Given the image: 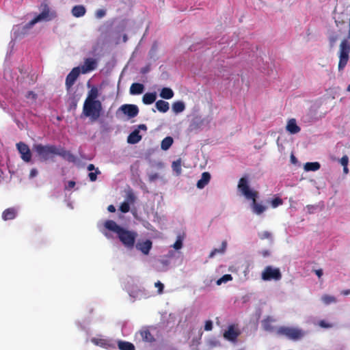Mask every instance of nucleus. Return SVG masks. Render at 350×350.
<instances>
[{
  "instance_id": "obj_7",
  "label": "nucleus",
  "mask_w": 350,
  "mask_h": 350,
  "mask_svg": "<svg viewBox=\"0 0 350 350\" xmlns=\"http://www.w3.org/2000/svg\"><path fill=\"white\" fill-rule=\"evenodd\" d=\"M282 274L278 268H274L271 266H267L265 268L261 274V278L264 281L280 280Z\"/></svg>"
},
{
  "instance_id": "obj_28",
  "label": "nucleus",
  "mask_w": 350,
  "mask_h": 350,
  "mask_svg": "<svg viewBox=\"0 0 350 350\" xmlns=\"http://www.w3.org/2000/svg\"><path fill=\"white\" fill-rule=\"evenodd\" d=\"M57 155L62 157L63 158L67 159L69 161H75V157L72 154H71L69 151H66L62 148H59Z\"/></svg>"
},
{
  "instance_id": "obj_14",
  "label": "nucleus",
  "mask_w": 350,
  "mask_h": 350,
  "mask_svg": "<svg viewBox=\"0 0 350 350\" xmlns=\"http://www.w3.org/2000/svg\"><path fill=\"white\" fill-rule=\"evenodd\" d=\"M91 341L96 345L100 346L101 347L110 349L115 348L114 342L108 338H93Z\"/></svg>"
},
{
  "instance_id": "obj_37",
  "label": "nucleus",
  "mask_w": 350,
  "mask_h": 350,
  "mask_svg": "<svg viewBox=\"0 0 350 350\" xmlns=\"http://www.w3.org/2000/svg\"><path fill=\"white\" fill-rule=\"evenodd\" d=\"M232 280V277L230 274H226L216 281L217 285L219 286L222 284L227 283Z\"/></svg>"
},
{
  "instance_id": "obj_27",
  "label": "nucleus",
  "mask_w": 350,
  "mask_h": 350,
  "mask_svg": "<svg viewBox=\"0 0 350 350\" xmlns=\"http://www.w3.org/2000/svg\"><path fill=\"white\" fill-rule=\"evenodd\" d=\"M137 338L142 339L144 342H150L152 340V336L148 330H142L139 332L137 335Z\"/></svg>"
},
{
  "instance_id": "obj_41",
  "label": "nucleus",
  "mask_w": 350,
  "mask_h": 350,
  "mask_svg": "<svg viewBox=\"0 0 350 350\" xmlns=\"http://www.w3.org/2000/svg\"><path fill=\"white\" fill-rule=\"evenodd\" d=\"M154 286L157 288L159 294H162L163 291L164 285L160 281H157L154 284Z\"/></svg>"
},
{
  "instance_id": "obj_18",
  "label": "nucleus",
  "mask_w": 350,
  "mask_h": 350,
  "mask_svg": "<svg viewBox=\"0 0 350 350\" xmlns=\"http://www.w3.org/2000/svg\"><path fill=\"white\" fill-rule=\"evenodd\" d=\"M286 129L291 134L298 133L301 130L300 127L297 124L295 119L294 118H292L288 121Z\"/></svg>"
},
{
  "instance_id": "obj_50",
  "label": "nucleus",
  "mask_w": 350,
  "mask_h": 350,
  "mask_svg": "<svg viewBox=\"0 0 350 350\" xmlns=\"http://www.w3.org/2000/svg\"><path fill=\"white\" fill-rule=\"evenodd\" d=\"M349 162V159L347 156H343L340 159V164L342 166H347Z\"/></svg>"
},
{
  "instance_id": "obj_21",
  "label": "nucleus",
  "mask_w": 350,
  "mask_h": 350,
  "mask_svg": "<svg viewBox=\"0 0 350 350\" xmlns=\"http://www.w3.org/2000/svg\"><path fill=\"white\" fill-rule=\"evenodd\" d=\"M18 210L15 208H9L5 210L2 214L3 220L13 219L17 215Z\"/></svg>"
},
{
  "instance_id": "obj_2",
  "label": "nucleus",
  "mask_w": 350,
  "mask_h": 350,
  "mask_svg": "<svg viewBox=\"0 0 350 350\" xmlns=\"http://www.w3.org/2000/svg\"><path fill=\"white\" fill-rule=\"evenodd\" d=\"M102 109L101 102H84L83 114L92 121H96L100 116Z\"/></svg>"
},
{
  "instance_id": "obj_22",
  "label": "nucleus",
  "mask_w": 350,
  "mask_h": 350,
  "mask_svg": "<svg viewBox=\"0 0 350 350\" xmlns=\"http://www.w3.org/2000/svg\"><path fill=\"white\" fill-rule=\"evenodd\" d=\"M144 85L142 83H134L130 87V94L132 95H137L143 93Z\"/></svg>"
},
{
  "instance_id": "obj_16",
  "label": "nucleus",
  "mask_w": 350,
  "mask_h": 350,
  "mask_svg": "<svg viewBox=\"0 0 350 350\" xmlns=\"http://www.w3.org/2000/svg\"><path fill=\"white\" fill-rule=\"evenodd\" d=\"M211 174L209 172H204L202 174L200 179L197 182L196 186L198 189L204 188L210 182Z\"/></svg>"
},
{
  "instance_id": "obj_42",
  "label": "nucleus",
  "mask_w": 350,
  "mask_h": 350,
  "mask_svg": "<svg viewBox=\"0 0 350 350\" xmlns=\"http://www.w3.org/2000/svg\"><path fill=\"white\" fill-rule=\"evenodd\" d=\"M259 237L261 239L271 238V234L268 231H263L259 233Z\"/></svg>"
},
{
  "instance_id": "obj_55",
  "label": "nucleus",
  "mask_w": 350,
  "mask_h": 350,
  "mask_svg": "<svg viewBox=\"0 0 350 350\" xmlns=\"http://www.w3.org/2000/svg\"><path fill=\"white\" fill-rule=\"evenodd\" d=\"M107 210L111 213H113L116 211V208L113 205H109L107 208Z\"/></svg>"
},
{
  "instance_id": "obj_25",
  "label": "nucleus",
  "mask_w": 350,
  "mask_h": 350,
  "mask_svg": "<svg viewBox=\"0 0 350 350\" xmlns=\"http://www.w3.org/2000/svg\"><path fill=\"white\" fill-rule=\"evenodd\" d=\"M156 92L146 93L142 98V101L145 105H150L156 100Z\"/></svg>"
},
{
  "instance_id": "obj_36",
  "label": "nucleus",
  "mask_w": 350,
  "mask_h": 350,
  "mask_svg": "<svg viewBox=\"0 0 350 350\" xmlns=\"http://www.w3.org/2000/svg\"><path fill=\"white\" fill-rule=\"evenodd\" d=\"M321 301L326 305L330 304L332 303H336V299L335 297L329 295H323L321 297Z\"/></svg>"
},
{
  "instance_id": "obj_51",
  "label": "nucleus",
  "mask_w": 350,
  "mask_h": 350,
  "mask_svg": "<svg viewBox=\"0 0 350 350\" xmlns=\"http://www.w3.org/2000/svg\"><path fill=\"white\" fill-rule=\"evenodd\" d=\"M38 170L36 168H33L30 171L29 178H33L36 177L38 175Z\"/></svg>"
},
{
  "instance_id": "obj_17",
  "label": "nucleus",
  "mask_w": 350,
  "mask_h": 350,
  "mask_svg": "<svg viewBox=\"0 0 350 350\" xmlns=\"http://www.w3.org/2000/svg\"><path fill=\"white\" fill-rule=\"evenodd\" d=\"M251 208L252 212L257 215H261L267 210V206L256 202V198L252 200Z\"/></svg>"
},
{
  "instance_id": "obj_19",
  "label": "nucleus",
  "mask_w": 350,
  "mask_h": 350,
  "mask_svg": "<svg viewBox=\"0 0 350 350\" xmlns=\"http://www.w3.org/2000/svg\"><path fill=\"white\" fill-rule=\"evenodd\" d=\"M99 96L98 90L96 87H93L88 92V96L85 100V102H100L97 100Z\"/></svg>"
},
{
  "instance_id": "obj_54",
  "label": "nucleus",
  "mask_w": 350,
  "mask_h": 350,
  "mask_svg": "<svg viewBox=\"0 0 350 350\" xmlns=\"http://www.w3.org/2000/svg\"><path fill=\"white\" fill-rule=\"evenodd\" d=\"M315 273L319 278H321L323 275V271L322 269L315 270Z\"/></svg>"
},
{
  "instance_id": "obj_38",
  "label": "nucleus",
  "mask_w": 350,
  "mask_h": 350,
  "mask_svg": "<svg viewBox=\"0 0 350 350\" xmlns=\"http://www.w3.org/2000/svg\"><path fill=\"white\" fill-rule=\"evenodd\" d=\"M183 239L181 236H178L176 242L173 244L172 247L176 250H178L183 247Z\"/></svg>"
},
{
  "instance_id": "obj_35",
  "label": "nucleus",
  "mask_w": 350,
  "mask_h": 350,
  "mask_svg": "<svg viewBox=\"0 0 350 350\" xmlns=\"http://www.w3.org/2000/svg\"><path fill=\"white\" fill-rule=\"evenodd\" d=\"M170 262L168 260H159V265L157 267V269L159 271H166Z\"/></svg>"
},
{
  "instance_id": "obj_23",
  "label": "nucleus",
  "mask_w": 350,
  "mask_h": 350,
  "mask_svg": "<svg viewBox=\"0 0 350 350\" xmlns=\"http://www.w3.org/2000/svg\"><path fill=\"white\" fill-rule=\"evenodd\" d=\"M142 139L139 130L133 131L127 137V142L131 144L138 143Z\"/></svg>"
},
{
  "instance_id": "obj_29",
  "label": "nucleus",
  "mask_w": 350,
  "mask_h": 350,
  "mask_svg": "<svg viewBox=\"0 0 350 350\" xmlns=\"http://www.w3.org/2000/svg\"><path fill=\"white\" fill-rule=\"evenodd\" d=\"M321 165L318 162H308L304 165V170L306 172L309 171H317L319 170Z\"/></svg>"
},
{
  "instance_id": "obj_56",
  "label": "nucleus",
  "mask_w": 350,
  "mask_h": 350,
  "mask_svg": "<svg viewBox=\"0 0 350 350\" xmlns=\"http://www.w3.org/2000/svg\"><path fill=\"white\" fill-rule=\"evenodd\" d=\"M138 128H139V129H142V130H144V131H146V129H147L146 126L145 124H139L138 126Z\"/></svg>"
},
{
  "instance_id": "obj_1",
  "label": "nucleus",
  "mask_w": 350,
  "mask_h": 350,
  "mask_svg": "<svg viewBox=\"0 0 350 350\" xmlns=\"http://www.w3.org/2000/svg\"><path fill=\"white\" fill-rule=\"evenodd\" d=\"M104 226L105 230L115 233L126 248L128 250L134 248L137 237L136 232L124 228L113 220H107L104 224Z\"/></svg>"
},
{
  "instance_id": "obj_46",
  "label": "nucleus",
  "mask_w": 350,
  "mask_h": 350,
  "mask_svg": "<svg viewBox=\"0 0 350 350\" xmlns=\"http://www.w3.org/2000/svg\"><path fill=\"white\" fill-rule=\"evenodd\" d=\"M95 14H96V18H101L105 16L106 12H105V10L100 9V10H96Z\"/></svg>"
},
{
  "instance_id": "obj_4",
  "label": "nucleus",
  "mask_w": 350,
  "mask_h": 350,
  "mask_svg": "<svg viewBox=\"0 0 350 350\" xmlns=\"http://www.w3.org/2000/svg\"><path fill=\"white\" fill-rule=\"evenodd\" d=\"M237 188L241 195L247 200L252 201L258 197V193L250 187L249 180L246 177L240 178Z\"/></svg>"
},
{
  "instance_id": "obj_57",
  "label": "nucleus",
  "mask_w": 350,
  "mask_h": 350,
  "mask_svg": "<svg viewBox=\"0 0 350 350\" xmlns=\"http://www.w3.org/2000/svg\"><path fill=\"white\" fill-rule=\"evenodd\" d=\"M94 169H95V167H94V165L93 164H90V165H88V170L89 171H92V170H94Z\"/></svg>"
},
{
  "instance_id": "obj_26",
  "label": "nucleus",
  "mask_w": 350,
  "mask_h": 350,
  "mask_svg": "<svg viewBox=\"0 0 350 350\" xmlns=\"http://www.w3.org/2000/svg\"><path fill=\"white\" fill-rule=\"evenodd\" d=\"M155 107L158 111L162 113H165L169 110V103L163 100H159L156 102Z\"/></svg>"
},
{
  "instance_id": "obj_10",
  "label": "nucleus",
  "mask_w": 350,
  "mask_h": 350,
  "mask_svg": "<svg viewBox=\"0 0 350 350\" xmlns=\"http://www.w3.org/2000/svg\"><path fill=\"white\" fill-rule=\"evenodd\" d=\"M118 111L122 112L129 118H133L137 116L139 109L135 105L124 104L118 109Z\"/></svg>"
},
{
  "instance_id": "obj_13",
  "label": "nucleus",
  "mask_w": 350,
  "mask_h": 350,
  "mask_svg": "<svg viewBox=\"0 0 350 350\" xmlns=\"http://www.w3.org/2000/svg\"><path fill=\"white\" fill-rule=\"evenodd\" d=\"M81 72V68L78 66L74 68L67 75L66 79V85L68 88H70L74 85Z\"/></svg>"
},
{
  "instance_id": "obj_11",
  "label": "nucleus",
  "mask_w": 350,
  "mask_h": 350,
  "mask_svg": "<svg viewBox=\"0 0 350 350\" xmlns=\"http://www.w3.org/2000/svg\"><path fill=\"white\" fill-rule=\"evenodd\" d=\"M135 248L144 255H148L152 247V242L149 239H139L135 243Z\"/></svg>"
},
{
  "instance_id": "obj_53",
  "label": "nucleus",
  "mask_w": 350,
  "mask_h": 350,
  "mask_svg": "<svg viewBox=\"0 0 350 350\" xmlns=\"http://www.w3.org/2000/svg\"><path fill=\"white\" fill-rule=\"evenodd\" d=\"M153 166L157 168H163L164 167V165L162 162H157L154 164H153Z\"/></svg>"
},
{
  "instance_id": "obj_15",
  "label": "nucleus",
  "mask_w": 350,
  "mask_h": 350,
  "mask_svg": "<svg viewBox=\"0 0 350 350\" xmlns=\"http://www.w3.org/2000/svg\"><path fill=\"white\" fill-rule=\"evenodd\" d=\"M97 66V62L93 58H87L85 59L83 64L81 68V73L85 74L94 70Z\"/></svg>"
},
{
  "instance_id": "obj_49",
  "label": "nucleus",
  "mask_w": 350,
  "mask_h": 350,
  "mask_svg": "<svg viewBox=\"0 0 350 350\" xmlns=\"http://www.w3.org/2000/svg\"><path fill=\"white\" fill-rule=\"evenodd\" d=\"M99 173L100 172L98 171V169L96 170V172H90L88 175L90 180L95 181L96 180V174Z\"/></svg>"
},
{
  "instance_id": "obj_12",
  "label": "nucleus",
  "mask_w": 350,
  "mask_h": 350,
  "mask_svg": "<svg viewBox=\"0 0 350 350\" xmlns=\"http://www.w3.org/2000/svg\"><path fill=\"white\" fill-rule=\"evenodd\" d=\"M240 334V332L235 325H231L228 326V329L224 333V337L227 340L230 342H235L237 337Z\"/></svg>"
},
{
  "instance_id": "obj_40",
  "label": "nucleus",
  "mask_w": 350,
  "mask_h": 350,
  "mask_svg": "<svg viewBox=\"0 0 350 350\" xmlns=\"http://www.w3.org/2000/svg\"><path fill=\"white\" fill-rule=\"evenodd\" d=\"M271 204L273 208H276L282 204V200L280 198H275L271 201Z\"/></svg>"
},
{
  "instance_id": "obj_60",
  "label": "nucleus",
  "mask_w": 350,
  "mask_h": 350,
  "mask_svg": "<svg viewBox=\"0 0 350 350\" xmlns=\"http://www.w3.org/2000/svg\"><path fill=\"white\" fill-rule=\"evenodd\" d=\"M342 294L345 295H348L350 294V290L348 289V290H345V291H343L342 292Z\"/></svg>"
},
{
  "instance_id": "obj_52",
  "label": "nucleus",
  "mask_w": 350,
  "mask_h": 350,
  "mask_svg": "<svg viewBox=\"0 0 350 350\" xmlns=\"http://www.w3.org/2000/svg\"><path fill=\"white\" fill-rule=\"evenodd\" d=\"M75 182L70 180L67 183L65 188L66 189L70 190V189H72L75 187Z\"/></svg>"
},
{
  "instance_id": "obj_59",
  "label": "nucleus",
  "mask_w": 350,
  "mask_h": 350,
  "mask_svg": "<svg viewBox=\"0 0 350 350\" xmlns=\"http://www.w3.org/2000/svg\"><path fill=\"white\" fill-rule=\"evenodd\" d=\"M336 39H337V38H336V37H331V38H329V40H330V42H331V44H332H332H334V43L336 42Z\"/></svg>"
},
{
  "instance_id": "obj_3",
  "label": "nucleus",
  "mask_w": 350,
  "mask_h": 350,
  "mask_svg": "<svg viewBox=\"0 0 350 350\" xmlns=\"http://www.w3.org/2000/svg\"><path fill=\"white\" fill-rule=\"evenodd\" d=\"M277 333L279 335L284 336L287 338L292 340H298L301 339L305 335L306 332L299 327H288V326H282L280 327Z\"/></svg>"
},
{
  "instance_id": "obj_30",
  "label": "nucleus",
  "mask_w": 350,
  "mask_h": 350,
  "mask_svg": "<svg viewBox=\"0 0 350 350\" xmlns=\"http://www.w3.org/2000/svg\"><path fill=\"white\" fill-rule=\"evenodd\" d=\"M160 96L164 99H170L174 96V92L170 88H163L160 92Z\"/></svg>"
},
{
  "instance_id": "obj_58",
  "label": "nucleus",
  "mask_w": 350,
  "mask_h": 350,
  "mask_svg": "<svg viewBox=\"0 0 350 350\" xmlns=\"http://www.w3.org/2000/svg\"><path fill=\"white\" fill-rule=\"evenodd\" d=\"M103 233L105 234V236L107 238H108V239L111 238V234H110V233H109V232H106V231H103Z\"/></svg>"
},
{
  "instance_id": "obj_39",
  "label": "nucleus",
  "mask_w": 350,
  "mask_h": 350,
  "mask_svg": "<svg viewBox=\"0 0 350 350\" xmlns=\"http://www.w3.org/2000/svg\"><path fill=\"white\" fill-rule=\"evenodd\" d=\"M120 210L122 212V213H127L130 210V205H129V203L128 202H124L121 204L120 206Z\"/></svg>"
},
{
  "instance_id": "obj_43",
  "label": "nucleus",
  "mask_w": 350,
  "mask_h": 350,
  "mask_svg": "<svg viewBox=\"0 0 350 350\" xmlns=\"http://www.w3.org/2000/svg\"><path fill=\"white\" fill-rule=\"evenodd\" d=\"M159 178V175L157 173H149L148 179L150 182H154Z\"/></svg>"
},
{
  "instance_id": "obj_63",
  "label": "nucleus",
  "mask_w": 350,
  "mask_h": 350,
  "mask_svg": "<svg viewBox=\"0 0 350 350\" xmlns=\"http://www.w3.org/2000/svg\"><path fill=\"white\" fill-rule=\"evenodd\" d=\"M172 255H173V252L172 251L169 252V256H172Z\"/></svg>"
},
{
  "instance_id": "obj_45",
  "label": "nucleus",
  "mask_w": 350,
  "mask_h": 350,
  "mask_svg": "<svg viewBox=\"0 0 350 350\" xmlns=\"http://www.w3.org/2000/svg\"><path fill=\"white\" fill-rule=\"evenodd\" d=\"M26 98L31 101H33L36 98V94L33 92H28L26 94Z\"/></svg>"
},
{
  "instance_id": "obj_6",
  "label": "nucleus",
  "mask_w": 350,
  "mask_h": 350,
  "mask_svg": "<svg viewBox=\"0 0 350 350\" xmlns=\"http://www.w3.org/2000/svg\"><path fill=\"white\" fill-rule=\"evenodd\" d=\"M350 52V44L347 40H342L340 44L339 49V63L338 70H342L345 67L349 60V53Z\"/></svg>"
},
{
  "instance_id": "obj_5",
  "label": "nucleus",
  "mask_w": 350,
  "mask_h": 350,
  "mask_svg": "<svg viewBox=\"0 0 350 350\" xmlns=\"http://www.w3.org/2000/svg\"><path fill=\"white\" fill-rule=\"evenodd\" d=\"M33 149L35 150L41 159L44 161L50 159L53 155H57L59 148L53 145L44 146L40 144H34Z\"/></svg>"
},
{
  "instance_id": "obj_64",
  "label": "nucleus",
  "mask_w": 350,
  "mask_h": 350,
  "mask_svg": "<svg viewBox=\"0 0 350 350\" xmlns=\"http://www.w3.org/2000/svg\"><path fill=\"white\" fill-rule=\"evenodd\" d=\"M347 91L350 92V84L347 87Z\"/></svg>"
},
{
  "instance_id": "obj_48",
  "label": "nucleus",
  "mask_w": 350,
  "mask_h": 350,
  "mask_svg": "<svg viewBox=\"0 0 350 350\" xmlns=\"http://www.w3.org/2000/svg\"><path fill=\"white\" fill-rule=\"evenodd\" d=\"M319 326H321V327H324V328H329V327H332V325L328 323L327 322H326L325 321H320L319 322Z\"/></svg>"
},
{
  "instance_id": "obj_34",
  "label": "nucleus",
  "mask_w": 350,
  "mask_h": 350,
  "mask_svg": "<svg viewBox=\"0 0 350 350\" xmlns=\"http://www.w3.org/2000/svg\"><path fill=\"white\" fill-rule=\"evenodd\" d=\"M118 347L120 350H134V346L129 342L119 341Z\"/></svg>"
},
{
  "instance_id": "obj_9",
  "label": "nucleus",
  "mask_w": 350,
  "mask_h": 350,
  "mask_svg": "<svg viewBox=\"0 0 350 350\" xmlns=\"http://www.w3.org/2000/svg\"><path fill=\"white\" fill-rule=\"evenodd\" d=\"M16 148L23 161L26 163L30 162L32 154L29 146L23 142H19L16 144Z\"/></svg>"
},
{
  "instance_id": "obj_8",
  "label": "nucleus",
  "mask_w": 350,
  "mask_h": 350,
  "mask_svg": "<svg viewBox=\"0 0 350 350\" xmlns=\"http://www.w3.org/2000/svg\"><path fill=\"white\" fill-rule=\"evenodd\" d=\"M51 18L49 17V10H44L38 16L32 19L29 23L26 24L25 25L22 27L21 32L23 34H26L28 32V30L32 28V27L37 23L40 21H49Z\"/></svg>"
},
{
  "instance_id": "obj_44",
  "label": "nucleus",
  "mask_w": 350,
  "mask_h": 350,
  "mask_svg": "<svg viewBox=\"0 0 350 350\" xmlns=\"http://www.w3.org/2000/svg\"><path fill=\"white\" fill-rule=\"evenodd\" d=\"M317 206L316 205H307L306 209L309 214H312L316 211Z\"/></svg>"
},
{
  "instance_id": "obj_33",
  "label": "nucleus",
  "mask_w": 350,
  "mask_h": 350,
  "mask_svg": "<svg viewBox=\"0 0 350 350\" xmlns=\"http://www.w3.org/2000/svg\"><path fill=\"white\" fill-rule=\"evenodd\" d=\"M172 167L174 172H176V175L178 176L181 174V160L178 159L172 162Z\"/></svg>"
},
{
  "instance_id": "obj_62",
  "label": "nucleus",
  "mask_w": 350,
  "mask_h": 350,
  "mask_svg": "<svg viewBox=\"0 0 350 350\" xmlns=\"http://www.w3.org/2000/svg\"><path fill=\"white\" fill-rule=\"evenodd\" d=\"M291 159L292 163H295L296 162V158L295 157L294 155L292 154L291 157Z\"/></svg>"
},
{
  "instance_id": "obj_24",
  "label": "nucleus",
  "mask_w": 350,
  "mask_h": 350,
  "mask_svg": "<svg viewBox=\"0 0 350 350\" xmlns=\"http://www.w3.org/2000/svg\"><path fill=\"white\" fill-rule=\"evenodd\" d=\"M227 247V242L226 241H224L221 243V245L219 248H215L211 251V252L209 254V258H214L217 254H223L225 253Z\"/></svg>"
},
{
  "instance_id": "obj_31",
  "label": "nucleus",
  "mask_w": 350,
  "mask_h": 350,
  "mask_svg": "<svg viewBox=\"0 0 350 350\" xmlns=\"http://www.w3.org/2000/svg\"><path fill=\"white\" fill-rule=\"evenodd\" d=\"M185 109V103L183 101H176L172 105V110L176 113L183 112Z\"/></svg>"
},
{
  "instance_id": "obj_61",
  "label": "nucleus",
  "mask_w": 350,
  "mask_h": 350,
  "mask_svg": "<svg viewBox=\"0 0 350 350\" xmlns=\"http://www.w3.org/2000/svg\"><path fill=\"white\" fill-rule=\"evenodd\" d=\"M343 172L347 174L349 173V169L347 166H343Z\"/></svg>"
},
{
  "instance_id": "obj_32",
  "label": "nucleus",
  "mask_w": 350,
  "mask_h": 350,
  "mask_svg": "<svg viewBox=\"0 0 350 350\" xmlns=\"http://www.w3.org/2000/svg\"><path fill=\"white\" fill-rule=\"evenodd\" d=\"M173 144V138L171 137H165L161 144V148L163 150H168Z\"/></svg>"
},
{
  "instance_id": "obj_20",
  "label": "nucleus",
  "mask_w": 350,
  "mask_h": 350,
  "mask_svg": "<svg viewBox=\"0 0 350 350\" xmlns=\"http://www.w3.org/2000/svg\"><path fill=\"white\" fill-rule=\"evenodd\" d=\"M71 13L76 18L82 17L85 14L86 9L82 5H75L71 10Z\"/></svg>"
},
{
  "instance_id": "obj_47",
  "label": "nucleus",
  "mask_w": 350,
  "mask_h": 350,
  "mask_svg": "<svg viewBox=\"0 0 350 350\" xmlns=\"http://www.w3.org/2000/svg\"><path fill=\"white\" fill-rule=\"evenodd\" d=\"M213 329V322L210 320L206 321L204 325V329L206 331H211Z\"/></svg>"
}]
</instances>
